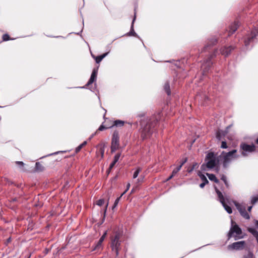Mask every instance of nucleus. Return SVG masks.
I'll use <instances>...</instances> for the list:
<instances>
[{"label": "nucleus", "instance_id": "09e8293b", "mask_svg": "<svg viewBox=\"0 0 258 258\" xmlns=\"http://www.w3.org/2000/svg\"><path fill=\"white\" fill-rule=\"evenodd\" d=\"M255 226L256 228L258 229V220H255L254 221Z\"/></svg>", "mask_w": 258, "mask_h": 258}, {"label": "nucleus", "instance_id": "393cba45", "mask_svg": "<svg viewBox=\"0 0 258 258\" xmlns=\"http://www.w3.org/2000/svg\"><path fill=\"white\" fill-rule=\"evenodd\" d=\"M198 175L200 177L203 182H205L207 183H209V181L207 179L206 177L204 174H203L201 171H199L198 172Z\"/></svg>", "mask_w": 258, "mask_h": 258}, {"label": "nucleus", "instance_id": "7ed1b4c3", "mask_svg": "<svg viewBox=\"0 0 258 258\" xmlns=\"http://www.w3.org/2000/svg\"><path fill=\"white\" fill-rule=\"evenodd\" d=\"M219 157H216V155L213 152L208 153L206 157V160H207L208 161L206 165L203 164L201 166L202 169L205 170L206 167L209 169L213 168L219 164Z\"/></svg>", "mask_w": 258, "mask_h": 258}, {"label": "nucleus", "instance_id": "0eeeda50", "mask_svg": "<svg viewBox=\"0 0 258 258\" xmlns=\"http://www.w3.org/2000/svg\"><path fill=\"white\" fill-rule=\"evenodd\" d=\"M217 53V49H215L214 52L210 55L209 57L204 61L202 66V69L203 71L204 74L208 73L211 68L213 63L211 59L216 57Z\"/></svg>", "mask_w": 258, "mask_h": 258}, {"label": "nucleus", "instance_id": "052dcab7", "mask_svg": "<svg viewBox=\"0 0 258 258\" xmlns=\"http://www.w3.org/2000/svg\"><path fill=\"white\" fill-rule=\"evenodd\" d=\"M57 154V152L53 153V154ZM51 155H53V154H52Z\"/></svg>", "mask_w": 258, "mask_h": 258}, {"label": "nucleus", "instance_id": "de8ad7c7", "mask_svg": "<svg viewBox=\"0 0 258 258\" xmlns=\"http://www.w3.org/2000/svg\"><path fill=\"white\" fill-rule=\"evenodd\" d=\"M130 186V184L128 183L127 185V186H126V190L124 191V192L122 194V195H123L124 193H125L128 190Z\"/></svg>", "mask_w": 258, "mask_h": 258}, {"label": "nucleus", "instance_id": "3c124183", "mask_svg": "<svg viewBox=\"0 0 258 258\" xmlns=\"http://www.w3.org/2000/svg\"><path fill=\"white\" fill-rule=\"evenodd\" d=\"M174 176V175H173L172 173V174L167 179V180H170V179H171L173 176Z\"/></svg>", "mask_w": 258, "mask_h": 258}, {"label": "nucleus", "instance_id": "79ce46f5", "mask_svg": "<svg viewBox=\"0 0 258 258\" xmlns=\"http://www.w3.org/2000/svg\"><path fill=\"white\" fill-rule=\"evenodd\" d=\"M107 234V232L105 231L104 232V233L103 234V235L100 238L99 240H100V241H103L105 237H106V235Z\"/></svg>", "mask_w": 258, "mask_h": 258}, {"label": "nucleus", "instance_id": "bf43d9fd", "mask_svg": "<svg viewBox=\"0 0 258 258\" xmlns=\"http://www.w3.org/2000/svg\"><path fill=\"white\" fill-rule=\"evenodd\" d=\"M221 190H222V191H224V189L223 188H222V187H221Z\"/></svg>", "mask_w": 258, "mask_h": 258}, {"label": "nucleus", "instance_id": "2eb2a0df", "mask_svg": "<svg viewBox=\"0 0 258 258\" xmlns=\"http://www.w3.org/2000/svg\"><path fill=\"white\" fill-rule=\"evenodd\" d=\"M239 26V23L238 22H234V23L232 24L230 27L229 30L228 31V36H230L232 34H233L237 29Z\"/></svg>", "mask_w": 258, "mask_h": 258}, {"label": "nucleus", "instance_id": "c03bdc74", "mask_svg": "<svg viewBox=\"0 0 258 258\" xmlns=\"http://www.w3.org/2000/svg\"><path fill=\"white\" fill-rule=\"evenodd\" d=\"M98 134V131H96L94 134H92L89 138V140L93 138L96 135Z\"/></svg>", "mask_w": 258, "mask_h": 258}, {"label": "nucleus", "instance_id": "ea45409f", "mask_svg": "<svg viewBox=\"0 0 258 258\" xmlns=\"http://www.w3.org/2000/svg\"><path fill=\"white\" fill-rule=\"evenodd\" d=\"M221 148L222 149H226L227 148V143L225 141L222 142Z\"/></svg>", "mask_w": 258, "mask_h": 258}, {"label": "nucleus", "instance_id": "9d476101", "mask_svg": "<svg viewBox=\"0 0 258 258\" xmlns=\"http://www.w3.org/2000/svg\"><path fill=\"white\" fill-rule=\"evenodd\" d=\"M233 203L242 217L245 219H249L250 218L249 215L246 212V208L244 206L238 203L236 201H233Z\"/></svg>", "mask_w": 258, "mask_h": 258}, {"label": "nucleus", "instance_id": "864d4df0", "mask_svg": "<svg viewBox=\"0 0 258 258\" xmlns=\"http://www.w3.org/2000/svg\"><path fill=\"white\" fill-rule=\"evenodd\" d=\"M251 209H252V206L248 207V209H247V210H248L249 212H250V211H251Z\"/></svg>", "mask_w": 258, "mask_h": 258}, {"label": "nucleus", "instance_id": "37998d69", "mask_svg": "<svg viewBox=\"0 0 258 258\" xmlns=\"http://www.w3.org/2000/svg\"><path fill=\"white\" fill-rule=\"evenodd\" d=\"M187 160V159L186 158H184L181 162L180 165L179 166H181V167H182V166L183 165V164L186 162Z\"/></svg>", "mask_w": 258, "mask_h": 258}, {"label": "nucleus", "instance_id": "9b49d317", "mask_svg": "<svg viewBox=\"0 0 258 258\" xmlns=\"http://www.w3.org/2000/svg\"><path fill=\"white\" fill-rule=\"evenodd\" d=\"M245 245V242L244 241L235 242L231 244H229L228 246V248L230 250H242L244 248Z\"/></svg>", "mask_w": 258, "mask_h": 258}, {"label": "nucleus", "instance_id": "c756f323", "mask_svg": "<svg viewBox=\"0 0 258 258\" xmlns=\"http://www.w3.org/2000/svg\"><path fill=\"white\" fill-rule=\"evenodd\" d=\"M243 258H254V255L252 252L249 251L247 254L244 255Z\"/></svg>", "mask_w": 258, "mask_h": 258}, {"label": "nucleus", "instance_id": "bb28decb", "mask_svg": "<svg viewBox=\"0 0 258 258\" xmlns=\"http://www.w3.org/2000/svg\"><path fill=\"white\" fill-rule=\"evenodd\" d=\"M124 122L120 120H116L114 121L113 125L116 126H122L124 125Z\"/></svg>", "mask_w": 258, "mask_h": 258}, {"label": "nucleus", "instance_id": "6e6d98bb", "mask_svg": "<svg viewBox=\"0 0 258 258\" xmlns=\"http://www.w3.org/2000/svg\"><path fill=\"white\" fill-rule=\"evenodd\" d=\"M103 153H104V150H102V152H101L102 156H103Z\"/></svg>", "mask_w": 258, "mask_h": 258}, {"label": "nucleus", "instance_id": "f8f14e48", "mask_svg": "<svg viewBox=\"0 0 258 258\" xmlns=\"http://www.w3.org/2000/svg\"><path fill=\"white\" fill-rule=\"evenodd\" d=\"M217 43V39L213 37L209 39L207 44L204 46L202 51H207L214 45Z\"/></svg>", "mask_w": 258, "mask_h": 258}, {"label": "nucleus", "instance_id": "6ab92c4d", "mask_svg": "<svg viewBox=\"0 0 258 258\" xmlns=\"http://www.w3.org/2000/svg\"><path fill=\"white\" fill-rule=\"evenodd\" d=\"M247 231L250 232L256 238L258 243V232L253 228H248Z\"/></svg>", "mask_w": 258, "mask_h": 258}, {"label": "nucleus", "instance_id": "f704fd0d", "mask_svg": "<svg viewBox=\"0 0 258 258\" xmlns=\"http://www.w3.org/2000/svg\"><path fill=\"white\" fill-rule=\"evenodd\" d=\"M122 196V195H121V196H120V197L117 198L115 200V202H114V205H113V207H112V209H113L114 208H115L116 207V206L118 205V202H119V200H120V198H121V197Z\"/></svg>", "mask_w": 258, "mask_h": 258}, {"label": "nucleus", "instance_id": "c85d7f7f", "mask_svg": "<svg viewBox=\"0 0 258 258\" xmlns=\"http://www.w3.org/2000/svg\"><path fill=\"white\" fill-rule=\"evenodd\" d=\"M141 168L140 167H138L136 170L134 172L133 174V178H136L138 177L139 173L141 171Z\"/></svg>", "mask_w": 258, "mask_h": 258}, {"label": "nucleus", "instance_id": "4be33fe9", "mask_svg": "<svg viewBox=\"0 0 258 258\" xmlns=\"http://www.w3.org/2000/svg\"><path fill=\"white\" fill-rule=\"evenodd\" d=\"M108 52L105 53L101 55L97 56L95 57L96 62L97 63H100L101 60L107 55Z\"/></svg>", "mask_w": 258, "mask_h": 258}, {"label": "nucleus", "instance_id": "f3484780", "mask_svg": "<svg viewBox=\"0 0 258 258\" xmlns=\"http://www.w3.org/2000/svg\"><path fill=\"white\" fill-rule=\"evenodd\" d=\"M229 127V126H228L227 127V130L226 131H223L221 130H219L217 133H216V138L218 140H221L222 137H224L227 133H228L227 129Z\"/></svg>", "mask_w": 258, "mask_h": 258}, {"label": "nucleus", "instance_id": "7c9ffc66", "mask_svg": "<svg viewBox=\"0 0 258 258\" xmlns=\"http://www.w3.org/2000/svg\"><path fill=\"white\" fill-rule=\"evenodd\" d=\"M87 144V142L86 141L84 142L82 144H81L80 145H79L77 148H76V152H78L80 151V150L81 149V148L84 146H85V145H86Z\"/></svg>", "mask_w": 258, "mask_h": 258}, {"label": "nucleus", "instance_id": "13d9d810", "mask_svg": "<svg viewBox=\"0 0 258 258\" xmlns=\"http://www.w3.org/2000/svg\"><path fill=\"white\" fill-rule=\"evenodd\" d=\"M92 57L95 59V57H96L95 55L92 54Z\"/></svg>", "mask_w": 258, "mask_h": 258}, {"label": "nucleus", "instance_id": "49530a36", "mask_svg": "<svg viewBox=\"0 0 258 258\" xmlns=\"http://www.w3.org/2000/svg\"><path fill=\"white\" fill-rule=\"evenodd\" d=\"M206 184H207V183L202 182L200 184V187L201 188H204Z\"/></svg>", "mask_w": 258, "mask_h": 258}, {"label": "nucleus", "instance_id": "423d86ee", "mask_svg": "<svg viewBox=\"0 0 258 258\" xmlns=\"http://www.w3.org/2000/svg\"><path fill=\"white\" fill-rule=\"evenodd\" d=\"M214 188L217 195L218 201L222 204L226 212L228 214H231L232 213V208L230 206H228L226 203V201L228 202V199L224 197L222 192L219 189H218L216 186H215Z\"/></svg>", "mask_w": 258, "mask_h": 258}, {"label": "nucleus", "instance_id": "4c0bfd02", "mask_svg": "<svg viewBox=\"0 0 258 258\" xmlns=\"http://www.w3.org/2000/svg\"><path fill=\"white\" fill-rule=\"evenodd\" d=\"M3 40L4 41H8V40H10V36L7 34H5L3 35Z\"/></svg>", "mask_w": 258, "mask_h": 258}, {"label": "nucleus", "instance_id": "2f4dec72", "mask_svg": "<svg viewBox=\"0 0 258 258\" xmlns=\"http://www.w3.org/2000/svg\"><path fill=\"white\" fill-rule=\"evenodd\" d=\"M102 242H103V241H100V240H99V241H98L97 243L95 245V247L94 248V250H95V249H99L100 247H101V246L102 245Z\"/></svg>", "mask_w": 258, "mask_h": 258}, {"label": "nucleus", "instance_id": "5fc2aeb1", "mask_svg": "<svg viewBox=\"0 0 258 258\" xmlns=\"http://www.w3.org/2000/svg\"><path fill=\"white\" fill-rule=\"evenodd\" d=\"M143 179V178H138V182H141V181H142Z\"/></svg>", "mask_w": 258, "mask_h": 258}, {"label": "nucleus", "instance_id": "8fccbe9b", "mask_svg": "<svg viewBox=\"0 0 258 258\" xmlns=\"http://www.w3.org/2000/svg\"><path fill=\"white\" fill-rule=\"evenodd\" d=\"M108 205V202H107V203L105 206V209H104V215L105 214Z\"/></svg>", "mask_w": 258, "mask_h": 258}, {"label": "nucleus", "instance_id": "f03ea898", "mask_svg": "<svg viewBox=\"0 0 258 258\" xmlns=\"http://www.w3.org/2000/svg\"><path fill=\"white\" fill-rule=\"evenodd\" d=\"M237 150L234 149L227 153L224 151L221 153L219 158L222 160L223 166L224 168H227L232 159H236L239 157L238 155L235 154Z\"/></svg>", "mask_w": 258, "mask_h": 258}, {"label": "nucleus", "instance_id": "dca6fc26", "mask_svg": "<svg viewBox=\"0 0 258 258\" xmlns=\"http://www.w3.org/2000/svg\"><path fill=\"white\" fill-rule=\"evenodd\" d=\"M233 49L234 47L232 46L229 47L225 46L221 48L220 53L224 56H228Z\"/></svg>", "mask_w": 258, "mask_h": 258}, {"label": "nucleus", "instance_id": "a878e982", "mask_svg": "<svg viewBox=\"0 0 258 258\" xmlns=\"http://www.w3.org/2000/svg\"><path fill=\"white\" fill-rule=\"evenodd\" d=\"M2 182L6 184H8L9 185L13 184V182L9 180L7 177H3L1 180Z\"/></svg>", "mask_w": 258, "mask_h": 258}, {"label": "nucleus", "instance_id": "412c9836", "mask_svg": "<svg viewBox=\"0 0 258 258\" xmlns=\"http://www.w3.org/2000/svg\"><path fill=\"white\" fill-rule=\"evenodd\" d=\"M221 179L224 182L227 188L228 189L230 187V184L227 180V177L225 175H221Z\"/></svg>", "mask_w": 258, "mask_h": 258}, {"label": "nucleus", "instance_id": "aec40b11", "mask_svg": "<svg viewBox=\"0 0 258 258\" xmlns=\"http://www.w3.org/2000/svg\"><path fill=\"white\" fill-rule=\"evenodd\" d=\"M206 174L210 180L213 181L216 183H219V180L217 178V177L214 174L208 173H207Z\"/></svg>", "mask_w": 258, "mask_h": 258}, {"label": "nucleus", "instance_id": "4468645a", "mask_svg": "<svg viewBox=\"0 0 258 258\" xmlns=\"http://www.w3.org/2000/svg\"><path fill=\"white\" fill-rule=\"evenodd\" d=\"M258 32L257 30L252 31L250 36L248 37L245 40L244 43L246 46H248L250 42H251L256 37Z\"/></svg>", "mask_w": 258, "mask_h": 258}, {"label": "nucleus", "instance_id": "c9c22d12", "mask_svg": "<svg viewBox=\"0 0 258 258\" xmlns=\"http://www.w3.org/2000/svg\"><path fill=\"white\" fill-rule=\"evenodd\" d=\"M104 203V199H100L97 201L96 204L99 206H101L103 205Z\"/></svg>", "mask_w": 258, "mask_h": 258}, {"label": "nucleus", "instance_id": "6e6552de", "mask_svg": "<svg viewBox=\"0 0 258 258\" xmlns=\"http://www.w3.org/2000/svg\"><path fill=\"white\" fill-rule=\"evenodd\" d=\"M240 149L241 150V155L244 157L248 156V153H252L255 151V146L254 145H248L242 143L240 145Z\"/></svg>", "mask_w": 258, "mask_h": 258}, {"label": "nucleus", "instance_id": "1a4fd4ad", "mask_svg": "<svg viewBox=\"0 0 258 258\" xmlns=\"http://www.w3.org/2000/svg\"><path fill=\"white\" fill-rule=\"evenodd\" d=\"M119 138L117 132H114L112 135L111 145V153L114 152L119 147Z\"/></svg>", "mask_w": 258, "mask_h": 258}, {"label": "nucleus", "instance_id": "473e14b6", "mask_svg": "<svg viewBox=\"0 0 258 258\" xmlns=\"http://www.w3.org/2000/svg\"><path fill=\"white\" fill-rule=\"evenodd\" d=\"M120 156H121L120 153H117L114 157L113 161L117 162L118 161Z\"/></svg>", "mask_w": 258, "mask_h": 258}, {"label": "nucleus", "instance_id": "5701e85b", "mask_svg": "<svg viewBox=\"0 0 258 258\" xmlns=\"http://www.w3.org/2000/svg\"><path fill=\"white\" fill-rule=\"evenodd\" d=\"M164 89L168 95H170L171 94L169 83L166 82L164 86Z\"/></svg>", "mask_w": 258, "mask_h": 258}, {"label": "nucleus", "instance_id": "72a5a7b5", "mask_svg": "<svg viewBox=\"0 0 258 258\" xmlns=\"http://www.w3.org/2000/svg\"><path fill=\"white\" fill-rule=\"evenodd\" d=\"M181 168V166L179 165L172 171V173L175 175L180 170Z\"/></svg>", "mask_w": 258, "mask_h": 258}, {"label": "nucleus", "instance_id": "ddd939ff", "mask_svg": "<svg viewBox=\"0 0 258 258\" xmlns=\"http://www.w3.org/2000/svg\"><path fill=\"white\" fill-rule=\"evenodd\" d=\"M98 73V68H94L93 71L92 72L91 77L90 79L89 80L88 83L86 85L87 86H89L90 85L92 84L93 82L96 81L97 79V75Z\"/></svg>", "mask_w": 258, "mask_h": 258}, {"label": "nucleus", "instance_id": "20e7f679", "mask_svg": "<svg viewBox=\"0 0 258 258\" xmlns=\"http://www.w3.org/2000/svg\"><path fill=\"white\" fill-rule=\"evenodd\" d=\"M122 233L119 231L115 232L114 235L111 238V247L112 250L114 251L116 255H118L119 250L120 248L121 240Z\"/></svg>", "mask_w": 258, "mask_h": 258}, {"label": "nucleus", "instance_id": "a211bd4d", "mask_svg": "<svg viewBox=\"0 0 258 258\" xmlns=\"http://www.w3.org/2000/svg\"><path fill=\"white\" fill-rule=\"evenodd\" d=\"M136 14L135 13L134 18L132 21L131 27V30L128 33V35H129V36H136L137 35L134 29V24L135 21L136 20Z\"/></svg>", "mask_w": 258, "mask_h": 258}, {"label": "nucleus", "instance_id": "b1692460", "mask_svg": "<svg viewBox=\"0 0 258 258\" xmlns=\"http://www.w3.org/2000/svg\"><path fill=\"white\" fill-rule=\"evenodd\" d=\"M35 170L37 171H42L44 170V167L39 162H36L35 164Z\"/></svg>", "mask_w": 258, "mask_h": 258}, {"label": "nucleus", "instance_id": "e433bc0d", "mask_svg": "<svg viewBox=\"0 0 258 258\" xmlns=\"http://www.w3.org/2000/svg\"><path fill=\"white\" fill-rule=\"evenodd\" d=\"M257 201H258V196H255L252 198V199L251 200V203L252 204H254Z\"/></svg>", "mask_w": 258, "mask_h": 258}, {"label": "nucleus", "instance_id": "39448f33", "mask_svg": "<svg viewBox=\"0 0 258 258\" xmlns=\"http://www.w3.org/2000/svg\"><path fill=\"white\" fill-rule=\"evenodd\" d=\"M234 222L232 220L231 227L227 235L228 240L230 239L232 236L234 237V239L235 240L242 237L239 236V235L242 234V230L241 228L236 224L234 225Z\"/></svg>", "mask_w": 258, "mask_h": 258}, {"label": "nucleus", "instance_id": "f257e3e1", "mask_svg": "<svg viewBox=\"0 0 258 258\" xmlns=\"http://www.w3.org/2000/svg\"><path fill=\"white\" fill-rule=\"evenodd\" d=\"M158 123L157 120L153 121L149 120L148 122L145 120L141 121L140 133L141 138L143 140L148 139L150 138L152 134L156 130V126Z\"/></svg>", "mask_w": 258, "mask_h": 258}, {"label": "nucleus", "instance_id": "4d7b16f0", "mask_svg": "<svg viewBox=\"0 0 258 258\" xmlns=\"http://www.w3.org/2000/svg\"><path fill=\"white\" fill-rule=\"evenodd\" d=\"M16 201V198L13 199V202Z\"/></svg>", "mask_w": 258, "mask_h": 258}, {"label": "nucleus", "instance_id": "58836bf2", "mask_svg": "<svg viewBox=\"0 0 258 258\" xmlns=\"http://www.w3.org/2000/svg\"><path fill=\"white\" fill-rule=\"evenodd\" d=\"M116 163V162H115L114 161H112V162L110 164L108 170V172L110 171V170L114 166V165H115Z\"/></svg>", "mask_w": 258, "mask_h": 258}, {"label": "nucleus", "instance_id": "a18cd8bd", "mask_svg": "<svg viewBox=\"0 0 258 258\" xmlns=\"http://www.w3.org/2000/svg\"><path fill=\"white\" fill-rule=\"evenodd\" d=\"M193 170H194V167H189L187 168V171L188 173H190L193 171Z\"/></svg>", "mask_w": 258, "mask_h": 258}, {"label": "nucleus", "instance_id": "cd10ccee", "mask_svg": "<svg viewBox=\"0 0 258 258\" xmlns=\"http://www.w3.org/2000/svg\"><path fill=\"white\" fill-rule=\"evenodd\" d=\"M16 164L20 167L22 171H25L24 169V163L22 161H16Z\"/></svg>", "mask_w": 258, "mask_h": 258}, {"label": "nucleus", "instance_id": "603ef678", "mask_svg": "<svg viewBox=\"0 0 258 258\" xmlns=\"http://www.w3.org/2000/svg\"><path fill=\"white\" fill-rule=\"evenodd\" d=\"M197 163H195L193 164L192 166H191V167H194V169L196 168V167L197 166Z\"/></svg>", "mask_w": 258, "mask_h": 258}, {"label": "nucleus", "instance_id": "a19ab883", "mask_svg": "<svg viewBox=\"0 0 258 258\" xmlns=\"http://www.w3.org/2000/svg\"><path fill=\"white\" fill-rule=\"evenodd\" d=\"M108 128V127H105L103 124H102V125H101L99 127L97 131H98H98H103V130H104L105 129H106V128Z\"/></svg>", "mask_w": 258, "mask_h": 258}]
</instances>
